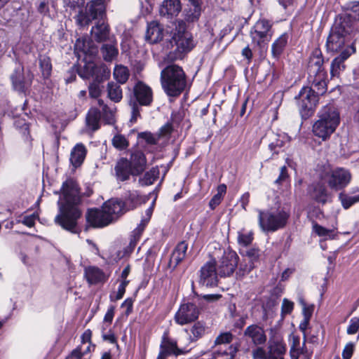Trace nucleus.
I'll return each mask as SVG.
<instances>
[{
  "instance_id": "nucleus-57",
  "label": "nucleus",
  "mask_w": 359,
  "mask_h": 359,
  "mask_svg": "<svg viewBox=\"0 0 359 359\" xmlns=\"http://www.w3.org/2000/svg\"><path fill=\"white\" fill-rule=\"evenodd\" d=\"M254 265L249 263V264H243L241 263L239 266H238V271L236 273V278H241L244 276H245L247 273H250L253 269Z\"/></svg>"
},
{
  "instance_id": "nucleus-31",
  "label": "nucleus",
  "mask_w": 359,
  "mask_h": 359,
  "mask_svg": "<svg viewBox=\"0 0 359 359\" xmlns=\"http://www.w3.org/2000/svg\"><path fill=\"white\" fill-rule=\"evenodd\" d=\"M87 154V149L83 144H76L71 151L70 163L75 168L80 167L83 163Z\"/></svg>"
},
{
  "instance_id": "nucleus-42",
  "label": "nucleus",
  "mask_w": 359,
  "mask_h": 359,
  "mask_svg": "<svg viewBox=\"0 0 359 359\" xmlns=\"http://www.w3.org/2000/svg\"><path fill=\"white\" fill-rule=\"evenodd\" d=\"M325 61L323 59V53L320 48H316L311 53L309 62V67H322Z\"/></svg>"
},
{
  "instance_id": "nucleus-6",
  "label": "nucleus",
  "mask_w": 359,
  "mask_h": 359,
  "mask_svg": "<svg viewBox=\"0 0 359 359\" xmlns=\"http://www.w3.org/2000/svg\"><path fill=\"white\" fill-rule=\"evenodd\" d=\"M160 81L165 95L174 98L180 97L188 85L184 69H162Z\"/></svg>"
},
{
  "instance_id": "nucleus-18",
  "label": "nucleus",
  "mask_w": 359,
  "mask_h": 359,
  "mask_svg": "<svg viewBox=\"0 0 359 359\" xmlns=\"http://www.w3.org/2000/svg\"><path fill=\"white\" fill-rule=\"evenodd\" d=\"M331 29L351 38L359 32V25L351 20L349 15L342 13L336 15Z\"/></svg>"
},
{
  "instance_id": "nucleus-19",
  "label": "nucleus",
  "mask_w": 359,
  "mask_h": 359,
  "mask_svg": "<svg viewBox=\"0 0 359 359\" xmlns=\"http://www.w3.org/2000/svg\"><path fill=\"white\" fill-rule=\"evenodd\" d=\"M11 79L15 90L25 93L32 83L34 74L30 69H15Z\"/></svg>"
},
{
  "instance_id": "nucleus-20",
  "label": "nucleus",
  "mask_w": 359,
  "mask_h": 359,
  "mask_svg": "<svg viewBox=\"0 0 359 359\" xmlns=\"http://www.w3.org/2000/svg\"><path fill=\"white\" fill-rule=\"evenodd\" d=\"M308 194L312 201L322 205L331 201V195L322 182H316L310 184L308 187Z\"/></svg>"
},
{
  "instance_id": "nucleus-47",
  "label": "nucleus",
  "mask_w": 359,
  "mask_h": 359,
  "mask_svg": "<svg viewBox=\"0 0 359 359\" xmlns=\"http://www.w3.org/2000/svg\"><path fill=\"white\" fill-rule=\"evenodd\" d=\"M259 69H244V74L245 76L250 77L254 81L261 83L265 80L266 74L264 73L259 75Z\"/></svg>"
},
{
  "instance_id": "nucleus-49",
  "label": "nucleus",
  "mask_w": 359,
  "mask_h": 359,
  "mask_svg": "<svg viewBox=\"0 0 359 359\" xmlns=\"http://www.w3.org/2000/svg\"><path fill=\"white\" fill-rule=\"evenodd\" d=\"M101 118L103 119L105 124L111 125L115 122L114 114L113 111L108 107V105L103 106L101 111Z\"/></svg>"
},
{
  "instance_id": "nucleus-33",
  "label": "nucleus",
  "mask_w": 359,
  "mask_h": 359,
  "mask_svg": "<svg viewBox=\"0 0 359 359\" xmlns=\"http://www.w3.org/2000/svg\"><path fill=\"white\" fill-rule=\"evenodd\" d=\"M91 33L97 42H104L109 39L110 27L109 24L99 21L92 27Z\"/></svg>"
},
{
  "instance_id": "nucleus-59",
  "label": "nucleus",
  "mask_w": 359,
  "mask_h": 359,
  "mask_svg": "<svg viewBox=\"0 0 359 359\" xmlns=\"http://www.w3.org/2000/svg\"><path fill=\"white\" fill-rule=\"evenodd\" d=\"M116 306L114 305H109L107 311L103 318V324L107 326L110 325L112 323L114 315H115Z\"/></svg>"
},
{
  "instance_id": "nucleus-55",
  "label": "nucleus",
  "mask_w": 359,
  "mask_h": 359,
  "mask_svg": "<svg viewBox=\"0 0 359 359\" xmlns=\"http://www.w3.org/2000/svg\"><path fill=\"white\" fill-rule=\"evenodd\" d=\"M290 179L287 168L285 165H283L280 168V174L274 183L277 185H283L284 182H290Z\"/></svg>"
},
{
  "instance_id": "nucleus-23",
  "label": "nucleus",
  "mask_w": 359,
  "mask_h": 359,
  "mask_svg": "<svg viewBox=\"0 0 359 359\" xmlns=\"http://www.w3.org/2000/svg\"><path fill=\"white\" fill-rule=\"evenodd\" d=\"M115 177L119 182H126L130 180V176L135 177L128 158L121 157L114 166Z\"/></svg>"
},
{
  "instance_id": "nucleus-54",
  "label": "nucleus",
  "mask_w": 359,
  "mask_h": 359,
  "mask_svg": "<svg viewBox=\"0 0 359 359\" xmlns=\"http://www.w3.org/2000/svg\"><path fill=\"white\" fill-rule=\"evenodd\" d=\"M312 89L315 90V94L318 97L323 95L327 90V83L313 80Z\"/></svg>"
},
{
  "instance_id": "nucleus-15",
  "label": "nucleus",
  "mask_w": 359,
  "mask_h": 359,
  "mask_svg": "<svg viewBox=\"0 0 359 359\" xmlns=\"http://www.w3.org/2000/svg\"><path fill=\"white\" fill-rule=\"evenodd\" d=\"M187 353V351L178 346L177 340L170 336L168 330L164 331L161 337L159 352L156 359H167L172 355L177 357Z\"/></svg>"
},
{
  "instance_id": "nucleus-4",
  "label": "nucleus",
  "mask_w": 359,
  "mask_h": 359,
  "mask_svg": "<svg viewBox=\"0 0 359 359\" xmlns=\"http://www.w3.org/2000/svg\"><path fill=\"white\" fill-rule=\"evenodd\" d=\"M258 224L264 232H275L285 228L288 223L290 212L285 207H272L258 210Z\"/></svg>"
},
{
  "instance_id": "nucleus-46",
  "label": "nucleus",
  "mask_w": 359,
  "mask_h": 359,
  "mask_svg": "<svg viewBox=\"0 0 359 359\" xmlns=\"http://www.w3.org/2000/svg\"><path fill=\"white\" fill-rule=\"evenodd\" d=\"M113 75L119 84L126 83L130 75L129 69H113Z\"/></svg>"
},
{
  "instance_id": "nucleus-35",
  "label": "nucleus",
  "mask_w": 359,
  "mask_h": 359,
  "mask_svg": "<svg viewBox=\"0 0 359 359\" xmlns=\"http://www.w3.org/2000/svg\"><path fill=\"white\" fill-rule=\"evenodd\" d=\"M205 322L203 320H196L194 322L193 325L190 327L189 341L190 342H196L203 338L208 330Z\"/></svg>"
},
{
  "instance_id": "nucleus-38",
  "label": "nucleus",
  "mask_w": 359,
  "mask_h": 359,
  "mask_svg": "<svg viewBox=\"0 0 359 359\" xmlns=\"http://www.w3.org/2000/svg\"><path fill=\"white\" fill-rule=\"evenodd\" d=\"M159 175L158 166L152 167L149 171L144 172L142 177L139 178V183L142 186L151 185L158 179Z\"/></svg>"
},
{
  "instance_id": "nucleus-56",
  "label": "nucleus",
  "mask_w": 359,
  "mask_h": 359,
  "mask_svg": "<svg viewBox=\"0 0 359 359\" xmlns=\"http://www.w3.org/2000/svg\"><path fill=\"white\" fill-rule=\"evenodd\" d=\"M299 303L302 306V314L303 317L304 318L311 319L313 311L315 306L313 304H307L304 299H301L299 301Z\"/></svg>"
},
{
  "instance_id": "nucleus-50",
  "label": "nucleus",
  "mask_w": 359,
  "mask_h": 359,
  "mask_svg": "<svg viewBox=\"0 0 359 359\" xmlns=\"http://www.w3.org/2000/svg\"><path fill=\"white\" fill-rule=\"evenodd\" d=\"M189 34H191V33L187 30L186 22L184 20H179L175 27V29L173 33L172 39H175L177 38V36L182 37L183 36H185V35L188 36Z\"/></svg>"
},
{
  "instance_id": "nucleus-64",
  "label": "nucleus",
  "mask_w": 359,
  "mask_h": 359,
  "mask_svg": "<svg viewBox=\"0 0 359 359\" xmlns=\"http://www.w3.org/2000/svg\"><path fill=\"white\" fill-rule=\"evenodd\" d=\"M359 330V318L353 317L350 320L346 332L348 334H354Z\"/></svg>"
},
{
  "instance_id": "nucleus-48",
  "label": "nucleus",
  "mask_w": 359,
  "mask_h": 359,
  "mask_svg": "<svg viewBox=\"0 0 359 359\" xmlns=\"http://www.w3.org/2000/svg\"><path fill=\"white\" fill-rule=\"evenodd\" d=\"M139 139L144 140L147 144L156 145L158 142V137L157 135H154L150 131L140 132L137 134Z\"/></svg>"
},
{
  "instance_id": "nucleus-27",
  "label": "nucleus",
  "mask_w": 359,
  "mask_h": 359,
  "mask_svg": "<svg viewBox=\"0 0 359 359\" xmlns=\"http://www.w3.org/2000/svg\"><path fill=\"white\" fill-rule=\"evenodd\" d=\"M101 111L97 107H90L86 116V127L91 133L98 130L100 127Z\"/></svg>"
},
{
  "instance_id": "nucleus-26",
  "label": "nucleus",
  "mask_w": 359,
  "mask_h": 359,
  "mask_svg": "<svg viewBox=\"0 0 359 359\" xmlns=\"http://www.w3.org/2000/svg\"><path fill=\"white\" fill-rule=\"evenodd\" d=\"M187 249L188 243L184 241L178 243L175 247L168 262V267L172 268V271H175L185 259Z\"/></svg>"
},
{
  "instance_id": "nucleus-52",
  "label": "nucleus",
  "mask_w": 359,
  "mask_h": 359,
  "mask_svg": "<svg viewBox=\"0 0 359 359\" xmlns=\"http://www.w3.org/2000/svg\"><path fill=\"white\" fill-rule=\"evenodd\" d=\"M233 335L231 332H225L220 333L215 340V345H221L230 344L233 339Z\"/></svg>"
},
{
  "instance_id": "nucleus-30",
  "label": "nucleus",
  "mask_w": 359,
  "mask_h": 359,
  "mask_svg": "<svg viewBox=\"0 0 359 359\" xmlns=\"http://www.w3.org/2000/svg\"><path fill=\"white\" fill-rule=\"evenodd\" d=\"M145 38L150 43H157L163 39V29L158 22L152 21L147 25Z\"/></svg>"
},
{
  "instance_id": "nucleus-39",
  "label": "nucleus",
  "mask_w": 359,
  "mask_h": 359,
  "mask_svg": "<svg viewBox=\"0 0 359 359\" xmlns=\"http://www.w3.org/2000/svg\"><path fill=\"white\" fill-rule=\"evenodd\" d=\"M107 94L109 98L115 103L120 102L123 98V91L120 85L112 81L107 84Z\"/></svg>"
},
{
  "instance_id": "nucleus-28",
  "label": "nucleus",
  "mask_w": 359,
  "mask_h": 359,
  "mask_svg": "<svg viewBox=\"0 0 359 359\" xmlns=\"http://www.w3.org/2000/svg\"><path fill=\"white\" fill-rule=\"evenodd\" d=\"M84 277L90 285H97L107 281V277L97 266H90L85 268Z\"/></svg>"
},
{
  "instance_id": "nucleus-12",
  "label": "nucleus",
  "mask_w": 359,
  "mask_h": 359,
  "mask_svg": "<svg viewBox=\"0 0 359 359\" xmlns=\"http://www.w3.org/2000/svg\"><path fill=\"white\" fill-rule=\"evenodd\" d=\"M320 179L325 180L331 189L339 191L346 188L351 182V174L344 168H337L321 173Z\"/></svg>"
},
{
  "instance_id": "nucleus-2",
  "label": "nucleus",
  "mask_w": 359,
  "mask_h": 359,
  "mask_svg": "<svg viewBox=\"0 0 359 359\" xmlns=\"http://www.w3.org/2000/svg\"><path fill=\"white\" fill-rule=\"evenodd\" d=\"M350 37L330 29L327 37L325 46L327 52L339 53L335 57L330 65V67H345L344 62L355 52L353 44H349Z\"/></svg>"
},
{
  "instance_id": "nucleus-17",
  "label": "nucleus",
  "mask_w": 359,
  "mask_h": 359,
  "mask_svg": "<svg viewBox=\"0 0 359 359\" xmlns=\"http://www.w3.org/2000/svg\"><path fill=\"white\" fill-rule=\"evenodd\" d=\"M86 224L84 231L87 232L90 229H102L110 224L111 220L106 215L102 208L101 209L93 208H88L85 215Z\"/></svg>"
},
{
  "instance_id": "nucleus-37",
  "label": "nucleus",
  "mask_w": 359,
  "mask_h": 359,
  "mask_svg": "<svg viewBox=\"0 0 359 359\" xmlns=\"http://www.w3.org/2000/svg\"><path fill=\"white\" fill-rule=\"evenodd\" d=\"M100 53L103 60L111 63L115 61L118 55V49L116 45L104 43L100 48Z\"/></svg>"
},
{
  "instance_id": "nucleus-61",
  "label": "nucleus",
  "mask_w": 359,
  "mask_h": 359,
  "mask_svg": "<svg viewBox=\"0 0 359 359\" xmlns=\"http://www.w3.org/2000/svg\"><path fill=\"white\" fill-rule=\"evenodd\" d=\"M293 309L294 303L286 298L283 299L281 306V316L284 317L286 315L290 314Z\"/></svg>"
},
{
  "instance_id": "nucleus-21",
  "label": "nucleus",
  "mask_w": 359,
  "mask_h": 359,
  "mask_svg": "<svg viewBox=\"0 0 359 359\" xmlns=\"http://www.w3.org/2000/svg\"><path fill=\"white\" fill-rule=\"evenodd\" d=\"M128 161L135 177L142 175L147 169V159L145 154L142 150L135 149L132 151Z\"/></svg>"
},
{
  "instance_id": "nucleus-29",
  "label": "nucleus",
  "mask_w": 359,
  "mask_h": 359,
  "mask_svg": "<svg viewBox=\"0 0 359 359\" xmlns=\"http://www.w3.org/2000/svg\"><path fill=\"white\" fill-rule=\"evenodd\" d=\"M244 336L250 338L255 345H262L266 341V335L262 327L256 324L248 326Z\"/></svg>"
},
{
  "instance_id": "nucleus-62",
  "label": "nucleus",
  "mask_w": 359,
  "mask_h": 359,
  "mask_svg": "<svg viewBox=\"0 0 359 359\" xmlns=\"http://www.w3.org/2000/svg\"><path fill=\"white\" fill-rule=\"evenodd\" d=\"M135 301V298L128 297L122 302L121 308H126L124 314L126 317L129 316L133 313V303Z\"/></svg>"
},
{
  "instance_id": "nucleus-36",
  "label": "nucleus",
  "mask_w": 359,
  "mask_h": 359,
  "mask_svg": "<svg viewBox=\"0 0 359 359\" xmlns=\"http://www.w3.org/2000/svg\"><path fill=\"white\" fill-rule=\"evenodd\" d=\"M286 346L280 341H273L268 346L267 359H284Z\"/></svg>"
},
{
  "instance_id": "nucleus-53",
  "label": "nucleus",
  "mask_w": 359,
  "mask_h": 359,
  "mask_svg": "<svg viewBox=\"0 0 359 359\" xmlns=\"http://www.w3.org/2000/svg\"><path fill=\"white\" fill-rule=\"evenodd\" d=\"M254 239L253 233L249 232L248 233H243L242 232H238V243L239 245L247 247L252 243Z\"/></svg>"
},
{
  "instance_id": "nucleus-24",
  "label": "nucleus",
  "mask_w": 359,
  "mask_h": 359,
  "mask_svg": "<svg viewBox=\"0 0 359 359\" xmlns=\"http://www.w3.org/2000/svg\"><path fill=\"white\" fill-rule=\"evenodd\" d=\"M182 11L180 0H163L159 7V14L161 17L172 19L177 17Z\"/></svg>"
},
{
  "instance_id": "nucleus-45",
  "label": "nucleus",
  "mask_w": 359,
  "mask_h": 359,
  "mask_svg": "<svg viewBox=\"0 0 359 359\" xmlns=\"http://www.w3.org/2000/svg\"><path fill=\"white\" fill-rule=\"evenodd\" d=\"M111 144L119 151L125 150L129 147V141L121 134L115 135L111 140Z\"/></svg>"
},
{
  "instance_id": "nucleus-32",
  "label": "nucleus",
  "mask_w": 359,
  "mask_h": 359,
  "mask_svg": "<svg viewBox=\"0 0 359 359\" xmlns=\"http://www.w3.org/2000/svg\"><path fill=\"white\" fill-rule=\"evenodd\" d=\"M15 124L19 128L22 135L23 142L25 143V149L27 151H30L32 149L33 139L30 135V125L27 123L25 120L18 119L15 121Z\"/></svg>"
},
{
  "instance_id": "nucleus-16",
  "label": "nucleus",
  "mask_w": 359,
  "mask_h": 359,
  "mask_svg": "<svg viewBox=\"0 0 359 359\" xmlns=\"http://www.w3.org/2000/svg\"><path fill=\"white\" fill-rule=\"evenodd\" d=\"M201 309L194 303H182L174 316L175 322L181 326L191 324L198 319Z\"/></svg>"
},
{
  "instance_id": "nucleus-7",
  "label": "nucleus",
  "mask_w": 359,
  "mask_h": 359,
  "mask_svg": "<svg viewBox=\"0 0 359 359\" xmlns=\"http://www.w3.org/2000/svg\"><path fill=\"white\" fill-rule=\"evenodd\" d=\"M74 48L79 58L83 57L85 62L83 67H107L104 64L100 65L101 59L98 55V47L88 36L79 37L76 40Z\"/></svg>"
},
{
  "instance_id": "nucleus-9",
  "label": "nucleus",
  "mask_w": 359,
  "mask_h": 359,
  "mask_svg": "<svg viewBox=\"0 0 359 359\" xmlns=\"http://www.w3.org/2000/svg\"><path fill=\"white\" fill-rule=\"evenodd\" d=\"M105 1L90 0L85 11L83 8L79 9L78 14L74 18L77 25L83 27L89 25L93 20L102 19L105 17Z\"/></svg>"
},
{
  "instance_id": "nucleus-43",
  "label": "nucleus",
  "mask_w": 359,
  "mask_h": 359,
  "mask_svg": "<svg viewBox=\"0 0 359 359\" xmlns=\"http://www.w3.org/2000/svg\"><path fill=\"white\" fill-rule=\"evenodd\" d=\"M339 200L343 208L348 210L354 204L359 203V194L351 196L344 192H341L339 194Z\"/></svg>"
},
{
  "instance_id": "nucleus-40",
  "label": "nucleus",
  "mask_w": 359,
  "mask_h": 359,
  "mask_svg": "<svg viewBox=\"0 0 359 359\" xmlns=\"http://www.w3.org/2000/svg\"><path fill=\"white\" fill-rule=\"evenodd\" d=\"M172 41L177 46V49L182 52H189L194 47L191 34H189L188 36H183L182 37L177 36V38L172 39Z\"/></svg>"
},
{
  "instance_id": "nucleus-51",
  "label": "nucleus",
  "mask_w": 359,
  "mask_h": 359,
  "mask_svg": "<svg viewBox=\"0 0 359 359\" xmlns=\"http://www.w3.org/2000/svg\"><path fill=\"white\" fill-rule=\"evenodd\" d=\"M129 283V280H122L118 287V291L116 294H111L109 299L111 302H116L122 299L126 293V287Z\"/></svg>"
},
{
  "instance_id": "nucleus-44",
  "label": "nucleus",
  "mask_w": 359,
  "mask_h": 359,
  "mask_svg": "<svg viewBox=\"0 0 359 359\" xmlns=\"http://www.w3.org/2000/svg\"><path fill=\"white\" fill-rule=\"evenodd\" d=\"M343 13L349 15L351 20L359 25V1L351 2L346 8V11Z\"/></svg>"
},
{
  "instance_id": "nucleus-11",
  "label": "nucleus",
  "mask_w": 359,
  "mask_h": 359,
  "mask_svg": "<svg viewBox=\"0 0 359 359\" xmlns=\"http://www.w3.org/2000/svg\"><path fill=\"white\" fill-rule=\"evenodd\" d=\"M295 98L299 99L298 107L302 119L306 121L314 115L319 103V97L315 94V90L304 86Z\"/></svg>"
},
{
  "instance_id": "nucleus-3",
  "label": "nucleus",
  "mask_w": 359,
  "mask_h": 359,
  "mask_svg": "<svg viewBox=\"0 0 359 359\" xmlns=\"http://www.w3.org/2000/svg\"><path fill=\"white\" fill-rule=\"evenodd\" d=\"M340 123L338 109L332 105L325 106L318 114V119L313 123V135L323 141L329 139Z\"/></svg>"
},
{
  "instance_id": "nucleus-41",
  "label": "nucleus",
  "mask_w": 359,
  "mask_h": 359,
  "mask_svg": "<svg viewBox=\"0 0 359 359\" xmlns=\"http://www.w3.org/2000/svg\"><path fill=\"white\" fill-rule=\"evenodd\" d=\"M201 6H188L184 12V20L188 22H197L201 17Z\"/></svg>"
},
{
  "instance_id": "nucleus-14",
  "label": "nucleus",
  "mask_w": 359,
  "mask_h": 359,
  "mask_svg": "<svg viewBox=\"0 0 359 359\" xmlns=\"http://www.w3.org/2000/svg\"><path fill=\"white\" fill-rule=\"evenodd\" d=\"M240 258L230 248L224 250L222 255L217 261L216 268L220 278L231 277L238 266Z\"/></svg>"
},
{
  "instance_id": "nucleus-58",
  "label": "nucleus",
  "mask_w": 359,
  "mask_h": 359,
  "mask_svg": "<svg viewBox=\"0 0 359 359\" xmlns=\"http://www.w3.org/2000/svg\"><path fill=\"white\" fill-rule=\"evenodd\" d=\"M312 224L313 231L320 237L327 236L332 232V230L320 225L314 220L312 222Z\"/></svg>"
},
{
  "instance_id": "nucleus-10",
  "label": "nucleus",
  "mask_w": 359,
  "mask_h": 359,
  "mask_svg": "<svg viewBox=\"0 0 359 359\" xmlns=\"http://www.w3.org/2000/svg\"><path fill=\"white\" fill-rule=\"evenodd\" d=\"M78 75L83 79H92L88 86L89 95L92 98H98L101 95L100 84L109 79L111 69H76Z\"/></svg>"
},
{
  "instance_id": "nucleus-13",
  "label": "nucleus",
  "mask_w": 359,
  "mask_h": 359,
  "mask_svg": "<svg viewBox=\"0 0 359 359\" xmlns=\"http://www.w3.org/2000/svg\"><path fill=\"white\" fill-rule=\"evenodd\" d=\"M217 260L212 258L205 262L198 272V283L200 287L212 288L218 285L219 278Z\"/></svg>"
},
{
  "instance_id": "nucleus-22",
  "label": "nucleus",
  "mask_w": 359,
  "mask_h": 359,
  "mask_svg": "<svg viewBox=\"0 0 359 359\" xmlns=\"http://www.w3.org/2000/svg\"><path fill=\"white\" fill-rule=\"evenodd\" d=\"M102 209L107 215L109 217L111 223L114 220L126 213L121 199L118 198H112L105 201L102 206Z\"/></svg>"
},
{
  "instance_id": "nucleus-8",
  "label": "nucleus",
  "mask_w": 359,
  "mask_h": 359,
  "mask_svg": "<svg viewBox=\"0 0 359 359\" xmlns=\"http://www.w3.org/2000/svg\"><path fill=\"white\" fill-rule=\"evenodd\" d=\"M273 22L265 18H260L250 28V37L252 44L261 51L266 48L273 35Z\"/></svg>"
},
{
  "instance_id": "nucleus-63",
  "label": "nucleus",
  "mask_w": 359,
  "mask_h": 359,
  "mask_svg": "<svg viewBox=\"0 0 359 359\" xmlns=\"http://www.w3.org/2000/svg\"><path fill=\"white\" fill-rule=\"evenodd\" d=\"M173 130L172 123L168 121L160 128L157 136L160 139L161 137L170 135Z\"/></svg>"
},
{
  "instance_id": "nucleus-1",
  "label": "nucleus",
  "mask_w": 359,
  "mask_h": 359,
  "mask_svg": "<svg viewBox=\"0 0 359 359\" xmlns=\"http://www.w3.org/2000/svg\"><path fill=\"white\" fill-rule=\"evenodd\" d=\"M63 202L60 204L59 212L54 222L63 229L74 234H80L81 229L78 226V220L82 215L79 208L81 203V189L76 180L69 178L61 187Z\"/></svg>"
},
{
  "instance_id": "nucleus-34",
  "label": "nucleus",
  "mask_w": 359,
  "mask_h": 359,
  "mask_svg": "<svg viewBox=\"0 0 359 359\" xmlns=\"http://www.w3.org/2000/svg\"><path fill=\"white\" fill-rule=\"evenodd\" d=\"M289 34L283 33L271 44V55L273 58L278 60L287 46Z\"/></svg>"
},
{
  "instance_id": "nucleus-5",
  "label": "nucleus",
  "mask_w": 359,
  "mask_h": 359,
  "mask_svg": "<svg viewBox=\"0 0 359 359\" xmlns=\"http://www.w3.org/2000/svg\"><path fill=\"white\" fill-rule=\"evenodd\" d=\"M154 102L152 88L142 81H137L132 90L128 104L131 108L130 122L135 123L141 118L142 107H150Z\"/></svg>"
},
{
  "instance_id": "nucleus-25",
  "label": "nucleus",
  "mask_w": 359,
  "mask_h": 359,
  "mask_svg": "<svg viewBox=\"0 0 359 359\" xmlns=\"http://www.w3.org/2000/svg\"><path fill=\"white\" fill-rule=\"evenodd\" d=\"M121 199L126 212L135 210L146 202V200L135 190L126 191Z\"/></svg>"
},
{
  "instance_id": "nucleus-60",
  "label": "nucleus",
  "mask_w": 359,
  "mask_h": 359,
  "mask_svg": "<svg viewBox=\"0 0 359 359\" xmlns=\"http://www.w3.org/2000/svg\"><path fill=\"white\" fill-rule=\"evenodd\" d=\"M259 249L257 248H251L246 250L245 255L250 258V263L254 265L255 262H257L259 259Z\"/></svg>"
}]
</instances>
